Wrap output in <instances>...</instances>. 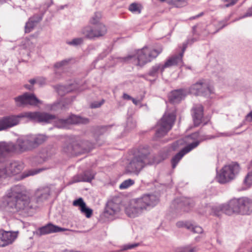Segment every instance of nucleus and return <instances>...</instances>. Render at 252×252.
I'll use <instances>...</instances> for the list:
<instances>
[{"mask_svg": "<svg viewBox=\"0 0 252 252\" xmlns=\"http://www.w3.org/2000/svg\"><path fill=\"white\" fill-rule=\"evenodd\" d=\"M170 3L176 7H181L187 4V0H170Z\"/></svg>", "mask_w": 252, "mask_h": 252, "instance_id": "e433bc0d", "label": "nucleus"}, {"mask_svg": "<svg viewBox=\"0 0 252 252\" xmlns=\"http://www.w3.org/2000/svg\"><path fill=\"white\" fill-rule=\"evenodd\" d=\"M176 116L173 113L165 114L158 124L155 137L161 138L170 130L174 125Z\"/></svg>", "mask_w": 252, "mask_h": 252, "instance_id": "6e6552de", "label": "nucleus"}, {"mask_svg": "<svg viewBox=\"0 0 252 252\" xmlns=\"http://www.w3.org/2000/svg\"><path fill=\"white\" fill-rule=\"evenodd\" d=\"M36 83L40 86H42L45 84V79L42 77H37L36 78Z\"/></svg>", "mask_w": 252, "mask_h": 252, "instance_id": "603ef678", "label": "nucleus"}, {"mask_svg": "<svg viewBox=\"0 0 252 252\" xmlns=\"http://www.w3.org/2000/svg\"><path fill=\"white\" fill-rule=\"evenodd\" d=\"M61 106V104L60 103H54L51 106V110H56V107L57 106Z\"/></svg>", "mask_w": 252, "mask_h": 252, "instance_id": "0e129e2a", "label": "nucleus"}, {"mask_svg": "<svg viewBox=\"0 0 252 252\" xmlns=\"http://www.w3.org/2000/svg\"><path fill=\"white\" fill-rule=\"evenodd\" d=\"M81 33L83 34L86 38L90 39H95V33H94V27L88 26L84 27L81 30Z\"/></svg>", "mask_w": 252, "mask_h": 252, "instance_id": "c85d7f7f", "label": "nucleus"}, {"mask_svg": "<svg viewBox=\"0 0 252 252\" xmlns=\"http://www.w3.org/2000/svg\"><path fill=\"white\" fill-rule=\"evenodd\" d=\"M38 123L53 122L54 126L59 128H67L68 125L66 119H59L54 115L39 112H25L17 115L5 116L0 119V131L4 130L17 125L22 118Z\"/></svg>", "mask_w": 252, "mask_h": 252, "instance_id": "f257e3e1", "label": "nucleus"}, {"mask_svg": "<svg viewBox=\"0 0 252 252\" xmlns=\"http://www.w3.org/2000/svg\"><path fill=\"white\" fill-rule=\"evenodd\" d=\"M65 230V229L63 228L49 223L47 225L39 228L38 231L40 235H45L51 233L63 231Z\"/></svg>", "mask_w": 252, "mask_h": 252, "instance_id": "6ab92c4d", "label": "nucleus"}, {"mask_svg": "<svg viewBox=\"0 0 252 252\" xmlns=\"http://www.w3.org/2000/svg\"><path fill=\"white\" fill-rule=\"evenodd\" d=\"M139 243H134L133 244L126 245L124 246V249L125 250L131 249H133V248L139 246Z\"/></svg>", "mask_w": 252, "mask_h": 252, "instance_id": "3c124183", "label": "nucleus"}, {"mask_svg": "<svg viewBox=\"0 0 252 252\" xmlns=\"http://www.w3.org/2000/svg\"><path fill=\"white\" fill-rule=\"evenodd\" d=\"M252 16V6L249 8L245 14L242 16V18Z\"/></svg>", "mask_w": 252, "mask_h": 252, "instance_id": "6e6d98bb", "label": "nucleus"}, {"mask_svg": "<svg viewBox=\"0 0 252 252\" xmlns=\"http://www.w3.org/2000/svg\"><path fill=\"white\" fill-rule=\"evenodd\" d=\"M29 83L33 86V85L36 83V78H33L29 80Z\"/></svg>", "mask_w": 252, "mask_h": 252, "instance_id": "69168bd1", "label": "nucleus"}, {"mask_svg": "<svg viewBox=\"0 0 252 252\" xmlns=\"http://www.w3.org/2000/svg\"><path fill=\"white\" fill-rule=\"evenodd\" d=\"M176 226L179 228L185 227L187 229L190 230L194 233L201 234L203 232V229L201 227L197 225L194 226L188 221H178L176 223Z\"/></svg>", "mask_w": 252, "mask_h": 252, "instance_id": "412c9836", "label": "nucleus"}, {"mask_svg": "<svg viewBox=\"0 0 252 252\" xmlns=\"http://www.w3.org/2000/svg\"><path fill=\"white\" fill-rule=\"evenodd\" d=\"M14 145L16 147L17 150L14 152L22 153L34 149L31 137L19 139L17 141V144H14Z\"/></svg>", "mask_w": 252, "mask_h": 252, "instance_id": "ddd939ff", "label": "nucleus"}, {"mask_svg": "<svg viewBox=\"0 0 252 252\" xmlns=\"http://www.w3.org/2000/svg\"><path fill=\"white\" fill-rule=\"evenodd\" d=\"M204 15V13L203 12H201L200 13H199V14L195 16H192V17H191L189 19L190 20H193V19H195L196 18H199L202 16H203Z\"/></svg>", "mask_w": 252, "mask_h": 252, "instance_id": "052dcab7", "label": "nucleus"}, {"mask_svg": "<svg viewBox=\"0 0 252 252\" xmlns=\"http://www.w3.org/2000/svg\"><path fill=\"white\" fill-rule=\"evenodd\" d=\"M123 98L125 99H127V100H131L132 98V97H131L129 95L124 93L123 94Z\"/></svg>", "mask_w": 252, "mask_h": 252, "instance_id": "e2e57ef3", "label": "nucleus"}, {"mask_svg": "<svg viewBox=\"0 0 252 252\" xmlns=\"http://www.w3.org/2000/svg\"><path fill=\"white\" fill-rule=\"evenodd\" d=\"M95 38L104 36L107 32L106 26L102 23H100L94 27Z\"/></svg>", "mask_w": 252, "mask_h": 252, "instance_id": "c756f323", "label": "nucleus"}, {"mask_svg": "<svg viewBox=\"0 0 252 252\" xmlns=\"http://www.w3.org/2000/svg\"><path fill=\"white\" fill-rule=\"evenodd\" d=\"M94 174L91 170H87L74 176L73 178L72 183L80 182H91L94 179Z\"/></svg>", "mask_w": 252, "mask_h": 252, "instance_id": "a211bd4d", "label": "nucleus"}, {"mask_svg": "<svg viewBox=\"0 0 252 252\" xmlns=\"http://www.w3.org/2000/svg\"><path fill=\"white\" fill-rule=\"evenodd\" d=\"M163 48L159 46L157 49H151L147 47H144L138 50L136 57L134 55H129L123 58L124 62H127L134 59L137 65L143 66L146 63L151 62L156 58L162 51Z\"/></svg>", "mask_w": 252, "mask_h": 252, "instance_id": "423d86ee", "label": "nucleus"}, {"mask_svg": "<svg viewBox=\"0 0 252 252\" xmlns=\"http://www.w3.org/2000/svg\"><path fill=\"white\" fill-rule=\"evenodd\" d=\"M189 246L177 248L175 249V252H187Z\"/></svg>", "mask_w": 252, "mask_h": 252, "instance_id": "864d4df0", "label": "nucleus"}, {"mask_svg": "<svg viewBox=\"0 0 252 252\" xmlns=\"http://www.w3.org/2000/svg\"><path fill=\"white\" fill-rule=\"evenodd\" d=\"M163 64H156L153 66L148 73V75L153 77H158L160 71L162 74L165 68H163Z\"/></svg>", "mask_w": 252, "mask_h": 252, "instance_id": "7c9ffc66", "label": "nucleus"}, {"mask_svg": "<svg viewBox=\"0 0 252 252\" xmlns=\"http://www.w3.org/2000/svg\"><path fill=\"white\" fill-rule=\"evenodd\" d=\"M101 18V14L100 12H95L91 18L90 23L92 25L99 24V21Z\"/></svg>", "mask_w": 252, "mask_h": 252, "instance_id": "c9c22d12", "label": "nucleus"}, {"mask_svg": "<svg viewBox=\"0 0 252 252\" xmlns=\"http://www.w3.org/2000/svg\"><path fill=\"white\" fill-rule=\"evenodd\" d=\"M111 126H101L100 128L103 131L107 130L108 128H110Z\"/></svg>", "mask_w": 252, "mask_h": 252, "instance_id": "338daca9", "label": "nucleus"}, {"mask_svg": "<svg viewBox=\"0 0 252 252\" xmlns=\"http://www.w3.org/2000/svg\"><path fill=\"white\" fill-rule=\"evenodd\" d=\"M78 150L80 152V155L90 152L94 148V144L88 140H83L77 137Z\"/></svg>", "mask_w": 252, "mask_h": 252, "instance_id": "4be33fe9", "label": "nucleus"}, {"mask_svg": "<svg viewBox=\"0 0 252 252\" xmlns=\"http://www.w3.org/2000/svg\"><path fill=\"white\" fill-rule=\"evenodd\" d=\"M36 24L33 22L31 19H29V20L28 22L26 23L25 29V32L27 33L30 32L36 26Z\"/></svg>", "mask_w": 252, "mask_h": 252, "instance_id": "58836bf2", "label": "nucleus"}, {"mask_svg": "<svg viewBox=\"0 0 252 252\" xmlns=\"http://www.w3.org/2000/svg\"><path fill=\"white\" fill-rule=\"evenodd\" d=\"M228 20V19H225L222 21H220L219 22V24L220 26V29H222L224 27H225L227 25V21Z\"/></svg>", "mask_w": 252, "mask_h": 252, "instance_id": "4d7b16f0", "label": "nucleus"}, {"mask_svg": "<svg viewBox=\"0 0 252 252\" xmlns=\"http://www.w3.org/2000/svg\"><path fill=\"white\" fill-rule=\"evenodd\" d=\"M71 60H72L71 59H66L63 60H62L61 61L57 62L54 64V67L55 68H59L62 67L63 66L67 65V64H69V63L71 61Z\"/></svg>", "mask_w": 252, "mask_h": 252, "instance_id": "a19ab883", "label": "nucleus"}, {"mask_svg": "<svg viewBox=\"0 0 252 252\" xmlns=\"http://www.w3.org/2000/svg\"><path fill=\"white\" fill-rule=\"evenodd\" d=\"M200 142V141L199 140H196L190 143L181 150L179 153L176 154L171 159L172 168H175L184 156L197 147Z\"/></svg>", "mask_w": 252, "mask_h": 252, "instance_id": "f8f14e48", "label": "nucleus"}, {"mask_svg": "<svg viewBox=\"0 0 252 252\" xmlns=\"http://www.w3.org/2000/svg\"><path fill=\"white\" fill-rule=\"evenodd\" d=\"M34 148L42 144L45 140L46 137L43 135H38L35 137H31Z\"/></svg>", "mask_w": 252, "mask_h": 252, "instance_id": "72a5a7b5", "label": "nucleus"}, {"mask_svg": "<svg viewBox=\"0 0 252 252\" xmlns=\"http://www.w3.org/2000/svg\"><path fill=\"white\" fill-rule=\"evenodd\" d=\"M68 126L71 125L87 124L89 123V119L78 115L71 114L67 118Z\"/></svg>", "mask_w": 252, "mask_h": 252, "instance_id": "5701e85b", "label": "nucleus"}, {"mask_svg": "<svg viewBox=\"0 0 252 252\" xmlns=\"http://www.w3.org/2000/svg\"><path fill=\"white\" fill-rule=\"evenodd\" d=\"M86 203L83 201V199L82 198H79L76 200H75L73 202V205L75 206H79L80 209L85 205Z\"/></svg>", "mask_w": 252, "mask_h": 252, "instance_id": "a18cd8bd", "label": "nucleus"}, {"mask_svg": "<svg viewBox=\"0 0 252 252\" xmlns=\"http://www.w3.org/2000/svg\"><path fill=\"white\" fill-rule=\"evenodd\" d=\"M243 189H246L252 186V170L249 171L246 175L243 182Z\"/></svg>", "mask_w": 252, "mask_h": 252, "instance_id": "473e14b6", "label": "nucleus"}, {"mask_svg": "<svg viewBox=\"0 0 252 252\" xmlns=\"http://www.w3.org/2000/svg\"><path fill=\"white\" fill-rule=\"evenodd\" d=\"M81 212L84 214L87 218H90L92 215L93 210L88 208L86 206V205H84L80 209Z\"/></svg>", "mask_w": 252, "mask_h": 252, "instance_id": "79ce46f5", "label": "nucleus"}, {"mask_svg": "<svg viewBox=\"0 0 252 252\" xmlns=\"http://www.w3.org/2000/svg\"><path fill=\"white\" fill-rule=\"evenodd\" d=\"M23 164L19 161H12L7 164L4 169L6 171L7 176L16 175L22 170Z\"/></svg>", "mask_w": 252, "mask_h": 252, "instance_id": "dca6fc26", "label": "nucleus"}, {"mask_svg": "<svg viewBox=\"0 0 252 252\" xmlns=\"http://www.w3.org/2000/svg\"><path fill=\"white\" fill-rule=\"evenodd\" d=\"M191 112L194 126H197L202 122L203 117V107L200 104H194Z\"/></svg>", "mask_w": 252, "mask_h": 252, "instance_id": "2eb2a0df", "label": "nucleus"}, {"mask_svg": "<svg viewBox=\"0 0 252 252\" xmlns=\"http://www.w3.org/2000/svg\"><path fill=\"white\" fill-rule=\"evenodd\" d=\"M142 6L140 4L133 2L131 3L128 7V10L132 13L139 14L141 13Z\"/></svg>", "mask_w": 252, "mask_h": 252, "instance_id": "f704fd0d", "label": "nucleus"}, {"mask_svg": "<svg viewBox=\"0 0 252 252\" xmlns=\"http://www.w3.org/2000/svg\"><path fill=\"white\" fill-rule=\"evenodd\" d=\"M18 231H1L2 247L12 244L17 238Z\"/></svg>", "mask_w": 252, "mask_h": 252, "instance_id": "f3484780", "label": "nucleus"}, {"mask_svg": "<svg viewBox=\"0 0 252 252\" xmlns=\"http://www.w3.org/2000/svg\"><path fill=\"white\" fill-rule=\"evenodd\" d=\"M190 137H191L192 138H199V133H198V132H195V133H192V134L190 135Z\"/></svg>", "mask_w": 252, "mask_h": 252, "instance_id": "774afa93", "label": "nucleus"}, {"mask_svg": "<svg viewBox=\"0 0 252 252\" xmlns=\"http://www.w3.org/2000/svg\"><path fill=\"white\" fill-rule=\"evenodd\" d=\"M183 56L182 54H175L170 57L163 64V68H167L174 65H182Z\"/></svg>", "mask_w": 252, "mask_h": 252, "instance_id": "aec40b11", "label": "nucleus"}, {"mask_svg": "<svg viewBox=\"0 0 252 252\" xmlns=\"http://www.w3.org/2000/svg\"><path fill=\"white\" fill-rule=\"evenodd\" d=\"M189 93L195 95L209 96L213 93V88L205 80L202 79L193 84L189 89Z\"/></svg>", "mask_w": 252, "mask_h": 252, "instance_id": "1a4fd4ad", "label": "nucleus"}, {"mask_svg": "<svg viewBox=\"0 0 252 252\" xmlns=\"http://www.w3.org/2000/svg\"><path fill=\"white\" fill-rule=\"evenodd\" d=\"M158 202L159 198L156 195L144 194L140 197L131 199L125 212L129 217L135 218L148 208L155 206Z\"/></svg>", "mask_w": 252, "mask_h": 252, "instance_id": "39448f33", "label": "nucleus"}, {"mask_svg": "<svg viewBox=\"0 0 252 252\" xmlns=\"http://www.w3.org/2000/svg\"><path fill=\"white\" fill-rule=\"evenodd\" d=\"M50 194V190L48 188H44L38 189L35 192L36 201L42 202L47 200Z\"/></svg>", "mask_w": 252, "mask_h": 252, "instance_id": "393cba45", "label": "nucleus"}, {"mask_svg": "<svg viewBox=\"0 0 252 252\" xmlns=\"http://www.w3.org/2000/svg\"><path fill=\"white\" fill-rule=\"evenodd\" d=\"M24 86L26 89H27V90H28L29 91H33L34 87L31 84H30V85L25 84Z\"/></svg>", "mask_w": 252, "mask_h": 252, "instance_id": "bf43d9fd", "label": "nucleus"}, {"mask_svg": "<svg viewBox=\"0 0 252 252\" xmlns=\"http://www.w3.org/2000/svg\"><path fill=\"white\" fill-rule=\"evenodd\" d=\"M183 144V141L182 140H178L174 142H173L171 145V147L172 150L175 151L177 150V149L179 147V146Z\"/></svg>", "mask_w": 252, "mask_h": 252, "instance_id": "de8ad7c7", "label": "nucleus"}, {"mask_svg": "<svg viewBox=\"0 0 252 252\" xmlns=\"http://www.w3.org/2000/svg\"><path fill=\"white\" fill-rule=\"evenodd\" d=\"M161 160L151 154L148 147H140L136 154L130 160L127 166L128 173L138 175L142 169L147 165L158 164Z\"/></svg>", "mask_w": 252, "mask_h": 252, "instance_id": "7ed1b4c3", "label": "nucleus"}, {"mask_svg": "<svg viewBox=\"0 0 252 252\" xmlns=\"http://www.w3.org/2000/svg\"><path fill=\"white\" fill-rule=\"evenodd\" d=\"M104 100L102 99L100 101H94L91 104V107L92 108H96L100 107L104 103Z\"/></svg>", "mask_w": 252, "mask_h": 252, "instance_id": "49530a36", "label": "nucleus"}, {"mask_svg": "<svg viewBox=\"0 0 252 252\" xmlns=\"http://www.w3.org/2000/svg\"><path fill=\"white\" fill-rule=\"evenodd\" d=\"M220 212L229 216L234 214L250 215L252 212V200L246 197L231 199L227 203L215 208L216 215L219 216Z\"/></svg>", "mask_w": 252, "mask_h": 252, "instance_id": "20e7f679", "label": "nucleus"}, {"mask_svg": "<svg viewBox=\"0 0 252 252\" xmlns=\"http://www.w3.org/2000/svg\"><path fill=\"white\" fill-rule=\"evenodd\" d=\"M189 41H190L189 40H188L187 41L186 43H184L183 46V48L182 49V51L179 53V54H182V56L183 57L184 56V52L187 47L188 45L189 44Z\"/></svg>", "mask_w": 252, "mask_h": 252, "instance_id": "5fc2aeb1", "label": "nucleus"}, {"mask_svg": "<svg viewBox=\"0 0 252 252\" xmlns=\"http://www.w3.org/2000/svg\"><path fill=\"white\" fill-rule=\"evenodd\" d=\"M174 204H177L178 207L183 208L184 207H192L193 206V202L191 199L186 197H181L174 200Z\"/></svg>", "mask_w": 252, "mask_h": 252, "instance_id": "bb28decb", "label": "nucleus"}, {"mask_svg": "<svg viewBox=\"0 0 252 252\" xmlns=\"http://www.w3.org/2000/svg\"><path fill=\"white\" fill-rule=\"evenodd\" d=\"M6 202L7 207L12 210L10 211H29L36 208L33 206V202L31 201L27 194L24 187L20 185L14 186L7 190Z\"/></svg>", "mask_w": 252, "mask_h": 252, "instance_id": "f03ea898", "label": "nucleus"}, {"mask_svg": "<svg viewBox=\"0 0 252 252\" xmlns=\"http://www.w3.org/2000/svg\"><path fill=\"white\" fill-rule=\"evenodd\" d=\"M50 2H45L42 6V9L43 12H42L40 14H35L32 17H31L30 19H31L33 22L35 23L36 24L38 23L42 19L43 16L45 13V12L47 10L48 7L53 3L52 0H50Z\"/></svg>", "mask_w": 252, "mask_h": 252, "instance_id": "cd10ccee", "label": "nucleus"}, {"mask_svg": "<svg viewBox=\"0 0 252 252\" xmlns=\"http://www.w3.org/2000/svg\"><path fill=\"white\" fill-rule=\"evenodd\" d=\"M84 39L82 37L75 38L71 41H67L66 43L69 45L77 46L83 43Z\"/></svg>", "mask_w": 252, "mask_h": 252, "instance_id": "ea45409f", "label": "nucleus"}, {"mask_svg": "<svg viewBox=\"0 0 252 252\" xmlns=\"http://www.w3.org/2000/svg\"><path fill=\"white\" fill-rule=\"evenodd\" d=\"M238 0H223L224 2H227L225 7H228L236 4Z\"/></svg>", "mask_w": 252, "mask_h": 252, "instance_id": "09e8293b", "label": "nucleus"}, {"mask_svg": "<svg viewBox=\"0 0 252 252\" xmlns=\"http://www.w3.org/2000/svg\"><path fill=\"white\" fill-rule=\"evenodd\" d=\"M134 184V181L131 179H128L123 181L119 186L121 189H126Z\"/></svg>", "mask_w": 252, "mask_h": 252, "instance_id": "4c0bfd02", "label": "nucleus"}, {"mask_svg": "<svg viewBox=\"0 0 252 252\" xmlns=\"http://www.w3.org/2000/svg\"><path fill=\"white\" fill-rule=\"evenodd\" d=\"M35 39L33 38L32 39L26 38L23 42L21 46L23 49H27L29 51L32 50L35 46Z\"/></svg>", "mask_w": 252, "mask_h": 252, "instance_id": "2f4dec72", "label": "nucleus"}, {"mask_svg": "<svg viewBox=\"0 0 252 252\" xmlns=\"http://www.w3.org/2000/svg\"><path fill=\"white\" fill-rule=\"evenodd\" d=\"M136 122L132 118H128L126 122V130H129L134 128L136 127Z\"/></svg>", "mask_w": 252, "mask_h": 252, "instance_id": "37998d69", "label": "nucleus"}, {"mask_svg": "<svg viewBox=\"0 0 252 252\" xmlns=\"http://www.w3.org/2000/svg\"><path fill=\"white\" fill-rule=\"evenodd\" d=\"M246 120L249 122H252V111L246 115Z\"/></svg>", "mask_w": 252, "mask_h": 252, "instance_id": "13d9d810", "label": "nucleus"}, {"mask_svg": "<svg viewBox=\"0 0 252 252\" xmlns=\"http://www.w3.org/2000/svg\"><path fill=\"white\" fill-rule=\"evenodd\" d=\"M43 170V168H39V169H32V170H30L28 171V173H27L26 174H24L23 175V178H25L26 177H28V176H31V175H35Z\"/></svg>", "mask_w": 252, "mask_h": 252, "instance_id": "c03bdc74", "label": "nucleus"}, {"mask_svg": "<svg viewBox=\"0 0 252 252\" xmlns=\"http://www.w3.org/2000/svg\"><path fill=\"white\" fill-rule=\"evenodd\" d=\"M185 96L184 90L179 89L173 91L169 95V99L170 102L172 103H178Z\"/></svg>", "mask_w": 252, "mask_h": 252, "instance_id": "b1692460", "label": "nucleus"}, {"mask_svg": "<svg viewBox=\"0 0 252 252\" xmlns=\"http://www.w3.org/2000/svg\"><path fill=\"white\" fill-rule=\"evenodd\" d=\"M15 100L18 106L29 104L31 105H36L41 103L40 101L33 94L25 93L23 95L15 98Z\"/></svg>", "mask_w": 252, "mask_h": 252, "instance_id": "9d476101", "label": "nucleus"}, {"mask_svg": "<svg viewBox=\"0 0 252 252\" xmlns=\"http://www.w3.org/2000/svg\"><path fill=\"white\" fill-rule=\"evenodd\" d=\"M77 137L71 136L68 137L63 147V151L69 155L77 156L80 155L77 146Z\"/></svg>", "mask_w": 252, "mask_h": 252, "instance_id": "9b49d317", "label": "nucleus"}, {"mask_svg": "<svg viewBox=\"0 0 252 252\" xmlns=\"http://www.w3.org/2000/svg\"><path fill=\"white\" fill-rule=\"evenodd\" d=\"M119 211V205L114 203L113 201H110L106 204L104 213L106 215L113 216Z\"/></svg>", "mask_w": 252, "mask_h": 252, "instance_id": "a878e982", "label": "nucleus"}, {"mask_svg": "<svg viewBox=\"0 0 252 252\" xmlns=\"http://www.w3.org/2000/svg\"><path fill=\"white\" fill-rule=\"evenodd\" d=\"M197 251V249L196 247L193 248H189V249L187 250V252H195Z\"/></svg>", "mask_w": 252, "mask_h": 252, "instance_id": "680f3d73", "label": "nucleus"}, {"mask_svg": "<svg viewBox=\"0 0 252 252\" xmlns=\"http://www.w3.org/2000/svg\"><path fill=\"white\" fill-rule=\"evenodd\" d=\"M16 147L12 142H0V163L4 161L7 154L16 151Z\"/></svg>", "mask_w": 252, "mask_h": 252, "instance_id": "4468645a", "label": "nucleus"}, {"mask_svg": "<svg viewBox=\"0 0 252 252\" xmlns=\"http://www.w3.org/2000/svg\"><path fill=\"white\" fill-rule=\"evenodd\" d=\"M7 176L6 171L4 169H0V182Z\"/></svg>", "mask_w": 252, "mask_h": 252, "instance_id": "8fccbe9b", "label": "nucleus"}, {"mask_svg": "<svg viewBox=\"0 0 252 252\" xmlns=\"http://www.w3.org/2000/svg\"><path fill=\"white\" fill-rule=\"evenodd\" d=\"M239 165L233 163L224 166L217 175V180L220 184H225L233 180L240 171Z\"/></svg>", "mask_w": 252, "mask_h": 252, "instance_id": "0eeeda50", "label": "nucleus"}]
</instances>
